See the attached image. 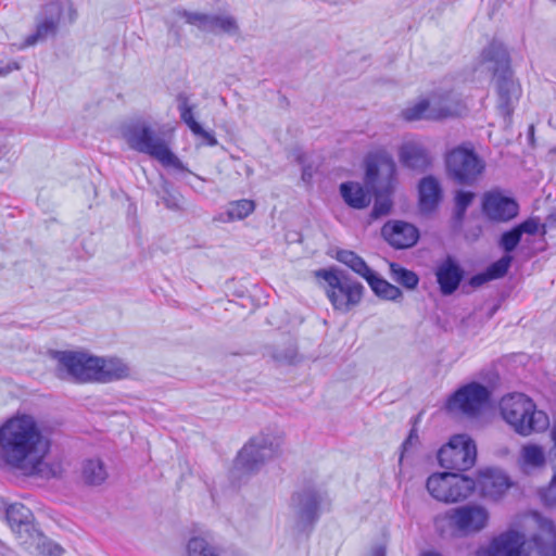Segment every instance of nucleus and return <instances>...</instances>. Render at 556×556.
I'll list each match as a JSON object with an SVG mask.
<instances>
[{
    "mask_svg": "<svg viewBox=\"0 0 556 556\" xmlns=\"http://www.w3.org/2000/svg\"><path fill=\"white\" fill-rule=\"evenodd\" d=\"M198 128L199 129H194L191 132L194 136L200 137L201 139H203V141L207 146L215 147L218 143L217 139L215 138L213 132L205 130L201 125H199Z\"/></svg>",
    "mask_w": 556,
    "mask_h": 556,
    "instance_id": "nucleus-44",
    "label": "nucleus"
},
{
    "mask_svg": "<svg viewBox=\"0 0 556 556\" xmlns=\"http://www.w3.org/2000/svg\"><path fill=\"white\" fill-rule=\"evenodd\" d=\"M490 390L477 382L459 388L447 401L450 412L462 413L469 417L479 415L488 405Z\"/></svg>",
    "mask_w": 556,
    "mask_h": 556,
    "instance_id": "nucleus-14",
    "label": "nucleus"
},
{
    "mask_svg": "<svg viewBox=\"0 0 556 556\" xmlns=\"http://www.w3.org/2000/svg\"><path fill=\"white\" fill-rule=\"evenodd\" d=\"M438 282L443 294H452L463 278V271L457 264L447 260L437 271Z\"/></svg>",
    "mask_w": 556,
    "mask_h": 556,
    "instance_id": "nucleus-32",
    "label": "nucleus"
},
{
    "mask_svg": "<svg viewBox=\"0 0 556 556\" xmlns=\"http://www.w3.org/2000/svg\"><path fill=\"white\" fill-rule=\"evenodd\" d=\"M489 280H492V279H491V277H489L488 271H485L483 274H479V275L473 276L470 279V285L472 287H480V286H482L484 282H486Z\"/></svg>",
    "mask_w": 556,
    "mask_h": 556,
    "instance_id": "nucleus-46",
    "label": "nucleus"
},
{
    "mask_svg": "<svg viewBox=\"0 0 556 556\" xmlns=\"http://www.w3.org/2000/svg\"><path fill=\"white\" fill-rule=\"evenodd\" d=\"M63 13L62 4L59 1L45 3L36 17V29L17 46L18 50L36 46L46 41L56 34L59 23Z\"/></svg>",
    "mask_w": 556,
    "mask_h": 556,
    "instance_id": "nucleus-15",
    "label": "nucleus"
},
{
    "mask_svg": "<svg viewBox=\"0 0 556 556\" xmlns=\"http://www.w3.org/2000/svg\"><path fill=\"white\" fill-rule=\"evenodd\" d=\"M479 488L482 497L490 501H498L511 486L506 473L497 469L481 471L476 488Z\"/></svg>",
    "mask_w": 556,
    "mask_h": 556,
    "instance_id": "nucleus-20",
    "label": "nucleus"
},
{
    "mask_svg": "<svg viewBox=\"0 0 556 556\" xmlns=\"http://www.w3.org/2000/svg\"><path fill=\"white\" fill-rule=\"evenodd\" d=\"M475 193L470 191H458L455 195V219L462 222L466 210L471 204Z\"/></svg>",
    "mask_w": 556,
    "mask_h": 556,
    "instance_id": "nucleus-39",
    "label": "nucleus"
},
{
    "mask_svg": "<svg viewBox=\"0 0 556 556\" xmlns=\"http://www.w3.org/2000/svg\"><path fill=\"white\" fill-rule=\"evenodd\" d=\"M50 446L31 415H15L0 427V465L24 476L50 479L62 473L61 463L48 459Z\"/></svg>",
    "mask_w": 556,
    "mask_h": 556,
    "instance_id": "nucleus-1",
    "label": "nucleus"
},
{
    "mask_svg": "<svg viewBox=\"0 0 556 556\" xmlns=\"http://www.w3.org/2000/svg\"><path fill=\"white\" fill-rule=\"evenodd\" d=\"M552 441L554 443V453L556 456V421L553 424L551 431ZM541 500L544 505L553 507L556 506V468L552 478L551 483L547 488L541 491Z\"/></svg>",
    "mask_w": 556,
    "mask_h": 556,
    "instance_id": "nucleus-38",
    "label": "nucleus"
},
{
    "mask_svg": "<svg viewBox=\"0 0 556 556\" xmlns=\"http://www.w3.org/2000/svg\"><path fill=\"white\" fill-rule=\"evenodd\" d=\"M96 382L108 383L129 377L130 368L122 358L96 356Z\"/></svg>",
    "mask_w": 556,
    "mask_h": 556,
    "instance_id": "nucleus-24",
    "label": "nucleus"
},
{
    "mask_svg": "<svg viewBox=\"0 0 556 556\" xmlns=\"http://www.w3.org/2000/svg\"><path fill=\"white\" fill-rule=\"evenodd\" d=\"M180 197H176V195H169L168 198H164L163 201H164V204L166 205V207L170 208V210H178L181 207L180 205Z\"/></svg>",
    "mask_w": 556,
    "mask_h": 556,
    "instance_id": "nucleus-45",
    "label": "nucleus"
},
{
    "mask_svg": "<svg viewBox=\"0 0 556 556\" xmlns=\"http://www.w3.org/2000/svg\"><path fill=\"white\" fill-rule=\"evenodd\" d=\"M417 439V435L414 434L413 432H410L409 437L407 438V440L403 443V447L406 450L408 445H410L413 443V440Z\"/></svg>",
    "mask_w": 556,
    "mask_h": 556,
    "instance_id": "nucleus-49",
    "label": "nucleus"
},
{
    "mask_svg": "<svg viewBox=\"0 0 556 556\" xmlns=\"http://www.w3.org/2000/svg\"><path fill=\"white\" fill-rule=\"evenodd\" d=\"M279 441L270 434H260L251 439L239 452L236 465L247 471H253L266 460L279 453Z\"/></svg>",
    "mask_w": 556,
    "mask_h": 556,
    "instance_id": "nucleus-13",
    "label": "nucleus"
},
{
    "mask_svg": "<svg viewBox=\"0 0 556 556\" xmlns=\"http://www.w3.org/2000/svg\"><path fill=\"white\" fill-rule=\"evenodd\" d=\"M340 194L345 204L355 210H363L367 207L371 200L369 191L359 182L355 181L341 184Z\"/></svg>",
    "mask_w": 556,
    "mask_h": 556,
    "instance_id": "nucleus-31",
    "label": "nucleus"
},
{
    "mask_svg": "<svg viewBox=\"0 0 556 556\" xmlns=\"http://www.w3.org/2000/svg\"><path fill=\"white\" fill-rule=\"evenodd\" d=\"M530 520L542 531V538H536L533 542L534 556H556V528L553 521L536 513L532 514Z\"/></svg>",
    "mask_w": 556,
    "mask_h": 556,
    "instance_id": "nucleus-23",
    "label": "nucleus"
},
{
    "mask_svg": "<svg viewBox=\"0 0 556 556\" xmlns=\"http://www.w3.org/2000/svg\"><path fill=\"white\" fill-rule=\"evenodd\" d=\"M7 520L18 542L24 533H29L35 529L30 509L21 503L11 504L7 508Z\"/></svg>",
    "mask_w": 556,
    "mask_h": 556,
    "instance_id": "nucleus-26",
    "label": "nucleus"
},
{
    "mask_svg": "<svg viewBox=\"0 0 556 556\" xmlns=\"http://www.w3.org/2000/svg\"><path fill=\"white\" fill-rule=\"evenodd\" d=\"M179 113L181 121L188 126V128L192 131L194 129H199L200 125L193 116V108L189 105L187 100L182 101L179 106Z\"/></svg>",
    "mask_w": 556,
    "mask_h": 556,
    "instance_id": "nucleus-41",
    "label": "nucleus"
},
{
    "mask_svg": "<svg viewBox=\"0 0 556 556\" xmlns=\"http://www.w3.org/2000/svg\"><path fill=\"white\" fill-rule=\"evenodd\" d=\"M516 228L520 231V236L522 233L535 235L540 231L545 233V226L542 225L535 217L528 218L523 223L519 224Z\"/></svg>",
    "mask_w": 556,
    "mask_h": 556,
    "instance_id": "nucleus-42",
    "label": "nucleus"
},
{
    "mask_svg": "<svg viewBox=\"0 0 556 556\" xmlns=\"http://www.w3.org/2000/svg\"><path fill=\"white\" fill-rule=\"evenodd\" d=\"M17 70H20L18 63L17 62H10L5 66H0V75L1 76L8 75L12 71H17Z\"/></svg>",
    "mask_w": 556,
    "mask_h": 556,
    "instance_id": "nucleus-47",
    "label": "nucleus"
},
{
    "mask_svg": "<svg viewBox=\"0 0 556 556\" xmlns=\"http://www.w3.org/2000/svg\"><path fill=\"white\" fill-rule=\"evenodd\" d=\"M431 111H439L434 122L457 118L466 114L467 105L453 89L438 88L427 94Z\"/></svg>",
    "mask_w": 556,
    "mask_h": 556,
    "instance_id": "nucleus-16",
    "label": "nucleus"
},
{
    "mask_svg": "<svg viewBox=\"0 0 556 556\" xmlns=\"http://www.w3.org/2000/svg\"><path fill=\"white\" fill-rule=\"evenodd\" d=\"M188 556H242L215 544L208 534H199L189 539L187 543Z\"/></svg>",
    "mask_w": 556,
    "mask_h": 556,
    "instance_id": "nucleus-27",
    "label": "nucleus"
},
{
    "mask_svg": "<svg viewBox=\"0 0 556 556\" xmlns=\"http://www.w3.org/2000/svg\"><path fill=\"white\" fill-rule=\"evenodd\" d=\"M425 556H440V555H438V554H427Z\"/></svg>",
    "mask_w": 556,
    "mask_h": 556,
    "instance_id": "nucleus-50",
    "label": "nucleus"
},
{
    "mask_svg": "<svg viewBox=\"0 0 556 556\" xmlns=\"http://www.w3.org/2000/svg\"><path fill=\"white\" fill-rule=\"evenodd\" d=\"M366 556H386V549L382 545H376Z\"/></svg>",
    "mask_w": 556,
    "mask_h": 556,
    "instance_id": "nucleus-48",
    "label": "nucleus"
},
{
    "mask_svg": "<svg viewBox=\"0 0 556 556\" xmlns=\"http://www.w3.org/2000/svg\"><path fill=\"white\" fill-rule=\"evenodd\" d=\"M316 277L324 280L325 293L336 311L348 313L361 303L364 287L359 282L336 269H320Z\"/></svg>",
    "mask_w": 556,
    "mask_h": 556,
    "instance_id": "nucleus-5",
    "label": "nucleus"
},
{
    "mask_svg": "<svg viewBox=\"0 0 556 556\" xmlns=\"http://www.w3.org/2000/svg\"><path fill=\"white\" fill-rule=\"evenodd\" d=\"M336 258L364 279L372 271L366 262L353 251L340 250Z\"/></svg>",
    "mask_w": 556,
    "mask_h": 556,
    "instance_id": "nucleus-35",
    "label": "nucleus"
},
{
    "mask_svg": "<svg viewBox=\"0 0 556 556\" xmlns=\"http://www.w3.org/2000/svg\"><path fill=\"white\" fill-rule=\"evenodd\" d=\"M391 278L407 289H415L419 282L418 276L399 264L390 263Z\"/></svg>",
    "mask_w": 556,
    "mask_h": 556,
    "instance_id": "nucleus-37",
    "label": "nucleus"
},
{
    "mask_svg": "<svg viewBox=\"0 0 556 556\" xmlns=\"http://www.w3.org/2000/svg\"><path fill=\"white\" fill-rule=\"evenodd\" d=\"M442 200V188L433 176L424 177L418 184V206L421 213L429 214L437 210Z\"/></svg>",
    "mask_w": 556,
    "mask_h": 556,
    "instance_id": "nucleus-25",
    "label": "nucleus"
},
{
    "mask_svg": "<svg viewBox=\"0 0 556 556\" xmlns=\"http://www.w3.org/2000/svg\"><path fill=\"white\" fill-rule=\"evenodd\" d=\"M521 239L520 231L515 227L510 231L503 233L501 245L505 252L509 253L515 250Z\"/></svg>",
    "mask_w": 556,
    "mask_h": 556,
    "instance_id": "nucleus-43",
    "label": "nucleus"
},
{
    "mask_svg": "<svg viewBox=\"0 0 556 556\" xmlns=\"http://www.w3.org/2000/svg\"><path fill=\"white\" fill-rule=\"evenodd\" d=\"M383 238L396 249L413 247L419 238L418 229L406 222H388L381 229Z\"/></svg>",
    "mask_w": 556,
    "mask_h": 556,
    "instance_id": "nucleus-21",
    "label": "nucleus"
},
{
    "mask_svg": "<svg viewBox=\"0 0 556 556\" xmlns=\"http://www.w3.org/2000/svg\"><path fill=\"white\" fill-rule=\"evenodd\" d=\"M365 280L374 293L381 299L396 301L402 296V291L397 287L382 279L375 271H371Z\"/></svg>",
    "mask_w": 556,
    "mask_h": 556,
    "instance_id": "nucleus-34",
    "label": "nucleus"
},
{
    "mask_svg": "<svg viewBox=\"0 0 556 556\" xmlns=\"http://www.w3.org/2000/svg\"><path fill=\"white\" fill-rule=\"evenodd\" d=\"M538 531L539 533L527 540L525 533L509 529L495 536L488 546L479 548L477 556H534L533 542L536 538H542V531Z\"/></svg>",
    "mask_w": 556,
    "mask_h": 556,
    "instance_id": "nucleus-9",
    "label": "nucleus"
},
{
    "mask_svg": "<svg viewBox=\"0 0 556 556\" xmlns=\"http://www.w3.org/2000/svg\"><path fill=\"white\" fill-rule=\"evenodd\" d=\"M444 519L458 536H471L489 527L491 514L484 505L470 503L447 510Z\"/></svg>",
    "mask_w": 556,
    "mask_h": 556,
    "instance_id": "nucleus-8",
    "label": "nucleus"
},
{
    "mask_svg": "<svg viewBox=\"0 0 556 556\" xmlns=\"http://www.w3.org/2000/svg\"><path fill=\"white\" fill-rule=\"evenodd\" d=\"M511 262L513 257L510 255H504L498 261L489 266L486 269L489 277H491L492 280L503 277L508 271Z\"/></svg>",
    "mask_w": 556,
    "mask_h": 556,
    "instance_id": "nucleus-40",
    "label": "nucleus"
},
{
    "mask_svg": "<svg viewBox=\"0 0 556 556\" xmlns=\"http://www.w3.org/2000/svg\"><path fill=\"white\" fill-rule=\"evenodd\" d=\"M401 162L413 169H425L430 164L429 153L417 141L404 142L400 149Z\"/></svg>",
    "mask_w": 556,
    "mask_h": 556,
    "instance_id": "nucleus-29",
    "label": "nucleus"
},
{
    "mask_svg": "<svg viewBox=\"0 0 556 556\" xmlns=\"http://www.w3.org/2000/svg\"><path fill=\"white\" fill-rule=\"evenodd\" d=\"M440 116L439 111H431L427 94L408 102L401 111V117L406 122L429 121Z\"/></svg>",
    "mask_w": 556,
    "mask_h": 556,
    "instance_id": "nucleus-30",
    "label": "nucleus"
},
{
    "mask_svg": "<svg viewBox=\"0 0 556 556\" xmlns=\"http://www.w3.org/2000/svg\"><path fill=\"white\" fill-rule=\"evenodd\" d=\"M128 146L157 160L163 166L186 170L182 162L170 151L166 140L143 122L128 126L124 131Z\"/></svg>",
    "mask_w": 556,
    "mask_h": 556,
    "instance_id": "nucleus-4",
    "label": "nucleus"
},
{
    "mask_svg": "<svg viewBox=\"0 0 556 556\" xmlns=\"http://www.w3.org/2000/svg\"><path fill=\"white\" fill-rule=\"evenodd\" d=\"M255 210V203L252 200L242 199L230 202L226 211V218L220 217L222 222L242 220L251 215Z\"/></svg>",
    "mask_w": 556,
    "mask_h": 556,
    "instance_id": "nucleus-36",
    "label": "nucleus"
},
{
    "mask_svg": "<svg viewBox=\"0 0 556 556\" xmlns=\"http://www.w3.org/2000/svg\"><path fill=\"white\" fill-rule=\"evenodd\" d=\"M428 493L438 502L455 504L466 501L476 490V481L454 472H434L426 481Z\"/></svg>",
    "mask_w": 556,
    "mask_h": 556,
    "instance_id": "nucleus-6",
    "label": "nucleus"
},
{
    "mask_svg": "<svg viewBox=\"0 0 556 556\" xmlns=\"http://www.w3.org/2000/svg\"><path fill=\"white\" fill-rule=\"evenodd\" d=\"M446 168L457 182L472 185L483 174L485 163L473 149L460 146L446 155Z\"/></svg>",
    "mask_w": 556,
    "mask_h": 556,
    "instance_id": "nucleus-10",
    "label": "nucleus"
},
{
    "mask_svg": "<svg viewBox=\"0 0 556 556\" xmlns=\"http://www.w3.org/2000/svg\"><path fill=\"white\" fill-rule=\"evenodd\" d=\"M546 455L544 448L534 443H526L520 447L517 465L519 469L529 475L544 468Z\"/></svg>",
    "mask_w": 556,
    "mask_h": 556,
    "instance_id": "nucleus-28",
    "label": "nucleus"
},
{
    "mask_svg": "<svg viewBox=\"0 0 556 556\" xmlns=\"http://www.w3.org/2000/svg\"><path fill=\"white\" fill-rule=\"evenodd\" d=\"M187 23L198 27L203 31L214 34H226L235 36L239 34L237 20L229 14H204L199 12H189L185 14Z\"/></svg>",
    "mask_w": 556,
    "mask_h": 556,
    "instance_id": "nucleus-17",
    "label": "nucleus"
},
{
    "mask_svg": "<svg viewBox=\"0 0 556 556\" xmlns=\"http://www.w3.org/2000/svg\"><path fill=\"white\" fill-rule=\"evenodd\" d=\"M56 370L61 378H71L78 382H96V356L84 352H58Z\"/></svg>",
    "mask_w": 556,
    "mask_h": 556,
    "instance_id": "nucleus-12",
    "label": "nucleus"
},
{
    "mask_svg": "<svg viewBox=\"0 0 556 556\" xmlns=\"http://www.w3.org/2000/svg\"><path fill=\"white\" fill-rule=\"evenodd\" d=\"M18 544L30 556H62L64 552L59 544L48 539L36 528L29 533H24Z\"/></svg>",
    "mask_w": 556,
    "mask_h": 556,
    "instance_id": "nucleus-22",
    "label": "nucleus"
},
{
    "mask_svg": "<svg viewBox=\"0 0 556 556\" xmlns=\"http://www.w3.org/2000/svg\"><path fill=\"white\" fill-rule=\"evenodd\" d=\"M320 496L314 490H303L293 494L290 507L300 527L314 522L318 516Z\"/></svg>",
    "mask_w": 556,
    "mask_h": 556,
    "instance_id": "nucleus-18",
    "label": "nucleus"
},
{
    "mask_svg": "<svg viewBox=\"0 0 556 556\" xmlns=\"http://www.w3.org/2000/svg\"><path fill=\"white\" fill-rule=\"evenodd\" d=\"M384 176V181L376 190V201L372 207L371 216L379 218L390 213L392 201L390 198L394 189L395 163L390 157H381L378 162H368L366 165V182L372 188L380 176Z\"/></svg>",
    "mask_w": 556,
    "mask_h": 556,
    "instance_id": "nucleus-7",
    "label": "nucleus"
},
{
    "mask_svg": "<svg viewBox=\"0 0 556 556\" xmlns=\"http://www.w3.org/2000/svg\"><path fill=\"white\" fill-rule=\"evenodd\" d=\"M478 71L492 73L497 90V110L509 117L519 100L521 89L511 76L509 55L500 41L493 40L481 52Z\"/></svg>",
    "mask_w": 556,
    "mask_h": 556,
    "instance_id": "nucleus-2",
    "label": "nucleus"
},
{
    "mask_svg": "<svg viewBox=\"0 0 556 556\" xmlns=\"http://www.w3.org/2000/svg\"><path fill=\"white\" fill-rule=\"evenodd\" d=\"M477 458V447L467 434H455L440 448L438 459L443 468L465 471L471 468Z\"/></svg>",
    "mask_w": 556,
    "mask_h": 556,
    "instance_id": "nucleus-11",
    "label": "nucleus"
},
{
    "mask_svg": "<svg viewBox=\"0 0 556 556\" xmlns=\"http://www.w3.org/2000/svg\"><path fill=\"white\" fill-rule=\"evenodd\" d=\"M498 409L505 422L519 435L541 433L549 427L547 414L538 409L533 400L523 393L504 395L498 403Z\"/></svg>",
    "mask_w": 556,
    "mask_h": 556,
    "instance_id": "nucleus-3",
    "label": "nucleus"
},
{
    "mask_svg": "<svg viewBox=\"0 0 556 556\" xmlns=\"http://www.w3.org/2000/svg\"><path fill=\"white\" fill-rule=\"evenodd\" d=\"M80 478L87 485H101L109 478L108 468L100 458L86 459L81 464Z\"/></svg>",
    "mask_w": 556,
    "mask_h": 556,
    "instance_id": "nucleus-33",
    "label": "nucleus"
},
{
    "mask_svg": "<svg viewBox=\"0 0 556 556\" xmlns=\"http://www.w3.org/2000/svg\"><path fill=\"white\" fill-rule=\"evenodd\" d=\"M482 212L491 220L506 222L518 214V204L497 191H491L483 197Z\"/></svg>",
    "mask_w": 556,
    "mask_h": 556,
    "instance_id": "nucleus-19",
    "label": "nucleus"
}]
</instances>
